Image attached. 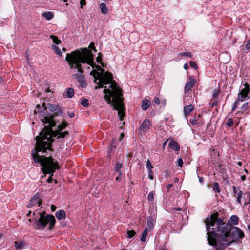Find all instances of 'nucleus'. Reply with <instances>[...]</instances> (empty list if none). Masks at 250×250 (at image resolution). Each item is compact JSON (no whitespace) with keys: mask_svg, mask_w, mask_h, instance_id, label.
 <instances>
[{"mask_svg":"<svg viewBox=\"0 0 250 250\" xmlns=\"http://www.w3.org/2000/svg\"><path fill=\"white\" fill-rule=\"evenodd\" d=\"M94 55L91 50L86 48L76 50L67 54L65 60L71 69H77L80 73L83 72L84 65L86 64L97 70H93L90 73L94 77V82L96 86L95 89L103 88L104 84L110 83L108 88L105 86L104 90V98L107 103L118 110L120 120L122 121L125 114L123 103L122 93L117 83L113 80V75L108 72H104V70L94 63Z\"/></svg>","mask_w":250,"mask_h":250,"instance_id":"obj_1","label":"nucleus"},{"mask_svg":"<svg viewBox=\"0 0 250 250\" xmlns=\"http://www.w3.org/2000/svg\"><path fill=\"white\" fill-rule=\"evenodd\" d=\"M41 121L44 124H48V125H44V129L36 137V146L31 151L32 157L35 163H40L42 165L43 169L52 172L56 168V163L53 162L51 157L41 155L39 153L42 152L47 154V151H52L51 144L54 140L53 137L63 138L68 134V131L61 132L66 127L67 123H62L58 125L57 130L53 131L52 127L55 126L56 124L52 118L45 116Z\"/></svg>","mask_w":250,"mask_h":250,"instance_id":"obj_2","label":"nucleus"},{"mask_svg":"<svg viewBox=\"0 0 250 250\" xmlns=\"http://www.w3.org/2000/svg\"><path fill=\"white\" fill-rule=\"evenodd\" d=\"M208 235L207 240L215 250H224L232 242L244 237V233L237 227H234L230 235L231 226L218 217L217 212L208 217L205 221Z\"/></svg>","mask_w":250,"mask_h":250,"instance_id":"obj_3","label":"nucleus"},{"mask_svg":"<svg viewBox=\"0 0 250 250\" xmlns=\"http://www.w3.org/2000/svg\"><path fill=\"white\" fill-rule=\"evenodd\" d=\"M40 214L39 218L35 219V228L37 229L43 230L47 225H48V229L51 230L54 226L56 220L54 216L52 215Z\"/></svg>","mask_w":250,"mask_h":250,"instance_id":"obj_4","label":"nucleus"},{"mask_svg":"<svg viewBox=\"0 0 250 250\" xmlns=\"http://www.w3.org/2000/svg\"><path fill=\"white\" fill-rule=\"evenodd\" d=\"M244 88H242L238 94L237 99L233 103L232 110L235 111L240 105V102L248 100L250 98V89L248 83L244 84Z\"/></svg>","mask_w":250,"mask_h":250,"instance_id":"obj_5","label":"nucleus"},{"mask_svg":"<svg viewBox=\"0 0 250 250\" xmlns=\"http://www.w3.org/2000/svg\"><path fill=\"white\" fill-rule=\"evenodd\" d=\"M42 106L43 108V110L41 113H39V115H42V114H43L44 115L42 116L43 118L47 115H45V113L47 112V109L48 108L50 111L54 113L55 114L60 116L62 114V111L60 108V107L57 104H51L48 103L47 104V106H45V104L44 103H43L42 104Z\"/></svg>","mask_w":250,"mask_h":250,"instance_id":"obj_6","label":"nucleus"},{"mask_svg":"<svg viewBox=\"0 0 250 250\" xmlns=\"http://www.w3.org/2000/svg\"><path fill=\"white\" fill-rule=\"evenodd\" d=\"M150 126V122L148 119L145 120L139 127V132L141 135L148 132Z\"/></svg>","mask_w":250,"mask_h":250,"instance_id":"obj_7","label":"nucleus"},{"mask_svg":"<svg viewBox=\"0 0 250 250\" xmlns=\"http://www.w3.org/2000/svg\"><path fill=\"white\" fill-rule=\"evenodd\" d=\"M196 83V80L195 79H193L192 77H190L188 79V80L185 85V92L187 93L190 90L191 88L193 87L194 84Z\"/></svg>","mask_w":250,"mask_h":250,"instance_id":"obj_8","label":"nucleus"},{"mask_svg":"<svg viewBox=\"0 0 250 250\" xmlns=\"http://www.w3.org/2000/svg\"><path fill=\"white\" fill-rule=\"evenodd\" d=\"M41 204V202L40 200V197L39 195L36 194L31 198L30 200V203L29 204V207L32 206H38L39 207Z\"/></svg>","mask_w":250,"mask_h":250,"instance_id":"obj_9","label":"nucleus"},{"mask_svg":"<svg viewBox=\"0 0 250 250\" xmlns=\"http://www.w3.org/2000/svg\"><path fill=\"white\" fill-rule=\"evenodd\" d=\"M53 161L54 163H56V168L54 169V170L53 171V172H48V170H46V169H43L42 168H43V167L42 166V165L40 164V163H36L37 164H40L41 166H42V171L43 172V173L44 174H51V177H50L47 180V181L48 183H51L52 182V179L51 178V177L52 176V175H53V173L55 172L56 169H58L59 168V167H58V162L56 161H54V160L53 159Z\"/></svg>","mask_w":250,"mask_h":250,"instance_id":"obj_10","label":"nucleus"},{"mask_svg":"<svg viewBox=\"0 0 250 250\" xmlns=\"http://www.w3.org/2000/svg\"><path fill=\"white\" fill-rule=\"evenodd\" d=\"M193 109L194 106L192 104L185 106L184 107V115L187 119L190 113L193 111Z\"/></svg>","mask_w":250,"mask_h":250,"instance_id":"obj_11","label":"nucleus"},{"mask_svg":"<svg viewBox=\"0 0 250 250\" xmlns=\"http://www.w3.org/2000/svg\"><path fill=\"white\" fill-rule=\"evenodd\" d=\"M155 222V219L153 216H149L147 219V226L149 230L153 228Z\"/></svg>","mask_w":250,"mask_h":250,"instance_id":"obj_12","label":"nucleus"},{"mask_svg":"<svg viewBox=\"0 0 250 250\" xmlns=\"http://www.w3.org/2000/svg\"><path fill=\"white\" fill-rule=\"evenodd\" d=\"M168 146L170 149L174 151H178L180 150V147L178 143L174 140H172L168 144Z\"/></svg>","mask_w":250,"mask_h":250,"instance_id":"obj_13","label":"nucleus"},{"mask_svg":"<svg viewBox=\"0 0 250 250\" xmlns=\"http://www.w3.org/2000/svg\"><path fill=\"white\" fill-rule=\"evenodd\" d=\"M249 108H250V101L249 102L244 103L241 105L240 107V110L238 112V113H243L246 110H248Z\"/></svg>","mask_w":250,"mask_h":250,"instance_id":"obj_14","label":"nucleus"},{"mask_svg":"<svg viewBox=\"0 0 250 250\" xmlns=\"http://www.w3.org/2000/svg\"><path fill=\"white\" fill-rule=\"evenodd\" d=\"M15 246L16 249L22 250L25 248L26 243L22 241H15Z\"/></svg>","mask_w":250,"mask_h":250,"instance_id":"obj_15","label":"nucleus"},{"mask_svg":"<svg viewBox=\"0 0 250 250\" xmlns=\"http://www.w3.org/2000/svg\"><path fill=\"white\" fill-rule=\"evenodd\" d=\"M56 217L58 220H62L66 217L65 212L63 210H59L56 212Z\"/></svg>","mask_w":250,"mask_h":250,"instance_id":"obj_16","label":"nucleus"},{"mask_svg":"<svg viewBox=\"0 0 250 250\" xmlns=\"http://www.w3.org/2000/svg\"><path fill=\"white\" fill-rule=\"evenodd\" d=\"M151 102L149 100L145 99L142 101V108L143 110H146L149 107Z\"/></svg>","mask_w":250,"mask_h":250,"instance_id":"obj_17","label":"nucleus"},{"mask_svg":"<svg viewBox=\"0 0 250 250\" xmlns=\"http://www.w3.org/2000/svg\"><path fill=\"white\" fill-rule=\"evenodd\" d=\"M73 76L79 83H83L84 85H86V82L83 77L81 74H75Z\"/></svg>","mask_w":250,"mask_h":250,"instance_id":"obj_18","label":"nucleus"},{"mask_svg":"<svg viewBox=\"0 0 250 250\" xmlns=\"http://www.w3.org/2000/svg\"><path fill=\"white\" fill-rule=\"evenodd\" d=\"M42 16L46 20H49L54 17V14L51 12H45L42 14Z\"/></svg>","mask_w":250,"mask_h":250,"instance_id":"obj_19","label":"nucleus"},{"mask_svg":"<svg viewBox=\"0 0 250 250\" xmlns=\"http://www.w3.org/2000/svg\"><path fill=\"white\" fill-rule=\"evenodd\" d=\"M100 9L102 14H106L107 13V8L105 3H101L100 4Z\"/></svg>","mask_w":250,"mask_h":250,"instance_id":"obj_20","label":"nucleus"},{"mask_svg":"<svg viewBox=\"0 0 250 250\" xmlns=\"http://www.w3.org/2000/svg\"><path fill=\"white\" fill-rule=\"evenodd\" d=\"M74 94L73 89L69 88L67 89L65 94V97L67 98H72Z\"/></svg>","mask_w":250,"mask_h":250,"instance_id":"obj_21","label":"nucleus"},{"mask_svg":"<svg viewBox=\"0 0 250 250\" xmlns=\"http://www.w3.org/2000/svg\"><path fill=\"white\" fill-rule=\"evenodd\" d=\"M147 232H148V228H145L144 229L143 232L142 233V235H141V236L140 238V240L141 241L145 242L146 241V237L147 235Z\"/></svg>","mask_w":250,"mask_h":250,"instance_id":"obj_22","label":"nucleus"},{"mask_svg":"<svg viewBox=\"0 0 250 250\" xmlns=\"http://www.w3.org/2000/svg\"><path fill=\"white\" fill-rule=\"evenodd\" d=\"M122 167V164L121 163H118L116 164L115 167L116 172H117L118 173V174H119V176H122V172L121 171Z\"/></svg>","mask_w":250,"mask_h":250,"instance_id":"obj_23","label":"nucleus"},{"mask_svg":"<svg viewBox=\"0 0 250 250\" xmlns=\"http://www.w3.org/2000/svg\"><path fill=\"white\" fill-rule=\"evenodd\" d=\"M212 190L215 193H219L220 192L219 184L217 182L213 183L212 186Z\"/></svg>","mask_w":250,"mask_h":250,"instance_id":"obj_24","label":"nucleus"},{"mask_svg":"<svg viewBox=\"0 0 250 250\" xmlns=\"http://www.w3.org/2000/svg\"><path fill=\"white\" fill-rule=\"evenodd\" d=\"M243 195H244V194L241 190H239L237 194V203L241 205V198L243 197Z\"/></svg>","mask_w":250,"mask_h":250,"instance_id":"obj_25","label":"nucleus"},{"mask_svg":"<svg viewBox=\"0 0 250 250\" xmlns=\"http://www.w3.org/2000/svg\"><path fill=\"white\" fill-rule=\"evenodd\" d=\"M51 47L56 54H57V55H58L60 56H62L61 51L58 47H57L55 45H52L51 46Z\"/></svg>","mask_w":250,"mask_h":250,"instance_id":"obj_26","label":"nucleus"},{"mask_svg":"<svg viewBox=\"0 0 250 250\" xmlns=\"http://www.w3.org/2000/svg\"><path fill=\"white\" fill-rule=\"evenodd\" d=\"M230 220L234 225H238L239 223V218L236 215H232L231 216Z\"/></svg>","mask_w":250,"mask_h":250,"instance_id":"obj_27","label":"nucleus"},{"mask_svg":"<svg viewBox=\"0 0 250 250\" xmlns=\"http://www.w3.org/2000/svg\"><path fill=\"white\" fill-rule=\"evenodd\" d=\"M81 104L83 107H86L88 106V100L86 98H81Z\"/></svg>","mask_w":250,"mask_h":250,"instance_id":"obj_28","label":"nucleus"},{"mask_svg":"<svg viewBox=\"0 0 250 250\" xmlns=\"http://www.w3.org/2000/svg\"><path fill=\"white\" fill-rule=\"evenodd\" d=\"M126 234L127 238L131 239L136 234V232L134 230H127Z\"/></svg>","mask_w":250,"mask_h":250,"instance_id":"obj_29","label":"nucleus"},{"mask_svg":"<svg viewBox=\"0 0 250 250\" xmlns=\"http://www.w3.org/2000/svg\"><path fill=\"white\" fill-rule=\"evenodd\" d=\"M50 37L52 39L53 42L56 44H59L61 43V41L58 39L57 36L54 35H51Z\"/></svg>","mask_w":250,"mask_h":250,"instance_id":"obj_30","label":"nucleus"},{"mask_svg":"<svg viewBox=\"0 0 250 250\" xmlns=\"http://www.w3.org/2000/svg\"><path fill=\"white\" fill-rule=\"evenodd\" d=\"M179 56H186V57H188L189 58H191L192 57L191 53L189 52H183V53H180L178 54Z\"/></svg>","mask_w":250,"mask_h":250,"instance_id":"obj_31","label":"nucleus"},{"mask_svg":"<svg viewBox=\"0 0 250 250\" xmlns=\"http://www.w3.org/2000/svg\"><path fill=\"white\" fill-rule=\"evenodd\" d=\"M146 167L148 170H149L150 169L152 170V169L153 168V167L149 159H148L146 162Z\"/></svg>","mask_w":250,"mask_h":250,"instance_id":"obj_32","label":"nucleus"},{"mask_svg":"<svg viewBox=\"0 0 250 250\" xmlns=\"http://www.w3.org/2000/svg\"><path fill=\"white\" fill-rule=\"evenodd\" d=\"M226 125L228 126V127H231L233 125V120L232 118H229L227 122L226 123Z\"/></svg>","mask_w":250,"mask_h":250,"instance_id":"obj_33","label":"nucleus"},{"mask_svg":"<svg viewBox=\"0 0 250 250\" xmlns=\"http://www.w3.org/2000/svg\"><path fill=\"white\" fill-rule=\"evenodd\" d=\"M96 61L99 64H101L103 67H104V64L102 62V57L101 56V53H99V55L96 58Z\"/></svg>","mask_w":250,"mask_h":250,"instance_id":"obj_34","label":"nucleus"},{"mask_svg":"<svg viewBox=\"0 0 250 250\" xmlns=\"http://www.w3.org/2000/svg\"><path fill=\"white\" fill-rule=\"evenodd\" d=\"M183 162L181 158H179L177 161V166L181 167L183 166Z\"/></svg>","mask_w":250,"mask_h":250,"instance_id":"obj_35","label":"nucleus"},{"mask_svg":"<svg viewBox=\"0 0 250 250\" xmlns=\"http://www.w3.org/2000/svg\"><path fill=\"white\" fill-rule=\"evenodd\" d=\"M115 142V140L114 139H113L112 142L111 144L110 147L108 149V151H109V152H110L111 151L110 149L112 150L113 148L116 147Z\"/></svg>","mask_w":250,"mask_h":250,"instance_id":"obj_36","label":"nucleus"},{"mask_svg":"<svg viewBox=\"0 0 250 250\" xmlns=\"http://www.w3.org/2000/svg\"><path fill=\"white\" fill-rule=\"evenodd\" d=\"M154 193L153 192H150L148 195V199L149 201H152L154 199Z\"/></svg>","mask_w":250,"mask_h":250,"instance_id":"obj_37","label":"nucleus"},{"mask_svg":"<svg viewBox=\"0 0 250 250\" xmlns=\"http://www.w3.org/2000/svg\"><path fill=\"white\" fill-rule=\"evenodd\" d=\"M232 190H233V193L234 194H238V192H239V190H241L239 188H236L235 186H232Z\"/></svg>","mask_w":250,"mask_h":250,"instance_id":"obj_38","label":"nucleus"},{"mask_svg":"<svg viewBox=\"0 0 250 250\" xmlns=\"http://www.w3.org/2000/svg\"><path fill=\"white\" fill-rule=\"evenodd\" d=\"M189 121L192 125H196L198 124V122L195 118L190 119Z\"/></svg>","mask_w":250,"mask_h":250,"instance_id":"obj_39","label":"nucleus"},{"mask_svg":"<svg viewBox=\"0 0 250 250\" xmlns=\"http://www.w3.org/2000/svg\"><path fill=\"white\" fill-rule=\"evenodd\" d=\"M189 65L190 67L192 68H194L195 69H197V65L195 62H189Z\"/></svg>","mask_w":250,"mask_h":250,"instance_id":"obj_40","label":"nucleus"},{"mask_svg":"<svg viewBox=\"0 0 250 250\" xmlns=\"http://www.w3.org/2000/svg\"><path fill=\"white\" fill-rule=\"evenodd\" d=\"M80 3L81 5V8L83 9V6H85L86 4V0H80Z\"/></svg>","mask_w":250,"mask_h":250,"instance_id":"obj_41","label":"nucleus"},{"mask_svg":"<svg viewBox=\"0 0 250 250\" xmlns=\"http://www.w3.org/2000/svg\"><path fill=\"white\" fill-rule=\"evenodd\" d=\"M89 48L93 49L95 52H97V50L94 46V43L93 42H91L90 43Z\"/></svg>","mask_w":250,"mask_h":250,"instance_id":"obj_42","label":"nucleus"},{"mask_svg":"<svg viewBox=\"0 0 250 250\" xmlns=\"http://www.w3.org/2000/svg\"><path fill=\"white\" fill-rule=\"evenodd\" d=\"M148 177L150 179L153 180V176L152 174V170L150 169L149 170H148Z\"/></svg>","mask_w":250,"mask_h":250,"instance_id":"obj_43","label":"nucleus"},{"mask_svg":"<svg viewBox=\"0 0 250 250\" xmlns=\"http://www.w3.org/2000/svg\"><path fill=\"white\" fill-rule=\"evenodd\" d=\"M218 95H219V91L217 90H215L213 92L212 97H213V98H215L218 97Z\"/></svg>","mask_w":250,"mask_h":250,"instance_id":"obj_44","label":"nucleus"},{"mask_svg":"<svg viewBox=\"0 0 250 250\" xmlns=\"http://www.w3.org/2000/svg\"><path fill=\"white\" fill-rule=\"evenodd\" d=\"M245 49L246 50L250 49V40L247 41V43L245 45Z\"/></svg>","mask_w":250,"mask_h":250,"instance_id":"obj_45","label":"nucleus"},{"mask_svg":"<svg viewBox=\"0 0 250 250\" xmlns=\"http://www.w3.org/2000/svg\"><path fill=\"white\" fill-rule=\"evenodd\" d=\"M154 102L157 105H159L160 104V100L157 97L154 98Z\"/></svg>","mask_w":250,"mask_h":250,"instance_id":"obj_46","label":"nucleus"},{"mask_svg":"<svg viewBox=\"0 0 250 250\" xmlns=\"http://www.w3.org/2000/svg\"><path fill=\"white\" fill-rule=\"evenodd\" d=\"M173 187L172 184H169L166 186V188L167 189V191H168L169 189Z\"/></svg>","mask_w":250,"mask_h":250,"instance_id":"obj_47","label":"nucleus"},{"mask_svg":"<svg viewBox=\"0 0 250 250\" xmlns=\"http://www.w3.org/2000/svg\"><path fill=\"white\" fill-rule=\"evenodd\" d=\"M217 105V101H215L211 103V106L212 107L215 106H216Z\"/></svg>","mask_w":250,"mask_h":250,"instance_id":"obj_48","label":"nucleus"},{"mask_svg":"<svg viewBox=\"0 0 250 250\" xmlns=\"http://www.w3.org/2000/svg\"><path fill=\"white\" fill-rule=\"evenodd\" d=\"M122 180V177L121 176H119V174H118V176L116 177V180L117 181H121Z\"/></svg>","mask_w":250,"mask_h":250,"instance_id":"obj_49","label":"nucleus"},{"mask_svg":"<svg viewBox=\"0 0 250 250\" xmlns=\"http://www.w3.org/2000/svg\"><path fill=\"white\" fill-rule=\"evenodd\" d=\"M199 177V182L201 184L203 183L204 182V178L203 177H199Z\"/></svg>","mask_w":250,"mask_h":250,"instance_id":"obj_50","label":"nucleus"},{"mask_svg":"<svg viewBox=\"0 0 250 250\" xmlns=\"http://www.w3.org/2000/svg\"><path fill=\"white\" fill-rule=\"evenodd\" d=\"M51 209L52 211H54L56 209V207L54 205H52L51 207Z\"/></svg>","mask_w":250,"mask_h":250,"instance_id":"obj_51","label":"nucleus"},{"mask_svg":"<svg viewBox=\"0 0 250 250\" xmlns=\"http://www.w3.org/2000/svg\"><path fill=\"white\" fill-rule=\"evenodd\" d=\"M184 68L185 69H188V65L187 63H185L184 65Z\"/></svg>","mask_w":250,"mask_h":250,"instance_id":"obj_52","label":"nucleus"},{"mask_svg":"<svg viewBox=\"0 0 250 250\" xmlns=\"http://www.w3.org/2000/svg\"><path fill=\"white\" fill-rule=\"evenodd\" d=\"M68 115L70 118H72L74 116V114L73 113H68Z\"/></svg>","mask_w":250,"mask_h":250,"instance_id":"obj_53","label":"nucleus"},{"mask_svg":"<svg viewBox=\"0 0 250 250\" xmlns=\"http://www.w3.org/2000/svg\"><path fill=\"white\" fill-rule=\"evenodd\" d=\"M249 201L248 203H250V192H248Z\"/></svg>","mask_w":250,"mask_h":250,"instance_id":"obj_54","label":"nucleus"},{"mask_svg":"<svg viewBox=\"0 0 250 250\" xmlns=\"http://www.w3.org/2000/svg\"><path fill=\"white\" fill-rule=\"evenodd\" d=\"M179 181V179L178 178H174V182L176 183V182H178Z\"/></svg>","mask_w":250,"mask_h":250,"instance_id":"obj_55","label":"nucleus"},{"mask_svg":"<svg viewBox=\"0 0 250 250\" xmlns=\"http://www.w3.org/2000/svg\"><path fill=\"white\" fill-rule=\"evenodd\" d=\"M241 179L242 181H244L246 179V177L245 175L241 176Z\"/></svg>","mask_w":250,"mask_h":250,"instance_id":"obj_56","label":"nucleus"},{"mask_svg":"<svg viewBox=\"0 0 250 250\" xmlns=\"http://www.w3.org/2000/svg\"><path fill=\"white\" fill-rule=\"evenodd\" d=\"M82 87L85 86L86 85H84L83 83H80Z\"/></svg>","mask_w":250,"mask_h":250,"instance_id":"obj_57","label":"nucleus"},{"mask_svg":"<svg viewBox=\"0 0 250 250\" xmlns=\"http://www.w3.org/2000/svg\"><path fill=\"white\" fill-rule=\"evenodd\" d=\"M124 137V134L123 133H121L120 134V138L122 139V138H123Z\"/></svg>","mask_w":250,"mask_h":250,"instance_id":"obj_58","label":"nucleus"},{"mask_svg":"<svg viewBox=\"0 0 250 250\" xmlns=\"http://www.w3.org/2000/svg\"><path fill=\"white\" fill-rule=\"evenodd\" d=\"M31 213V211H29L28 213V214H27V216H29L30 215V214Z\"/></svg>","mask_w":250,"mask_h":250,"instance_id":"obj_59","label":"nucleus"},{"mask_svg":"<svg viewBox=\"0 0 250 250\" xmlns=\"http://www.w3.org/2000/svg\"><path fill=\"white\" fill-rule=\"evenodd\" d=\"M250 203H248V202H246V203H245L244 204V206H246L247 205H248V204H250Z\"/></svg>","mask_w":250,"mask_h":250,"instance_id":"obj_60","label":"nucleus"},{"mask_svg":"<svg viewBox=\"0 0 250 250\" xmlns=\"http://www.w3.org/2000/svg\"><path fill=\"white\" fill-rule=\"evenodd\" d=\"M50 90L49 88H47V89L46 90V92H50Z\"/></svg>","mask_w":250,"mask_h":250,"instance_id":"obj_61","label":"nucleus"},{"mask_svg":"<svg viewBox=\"0 0 250 250\" xmlns=\"http://www.w3.org/2000/svg\"><path fill=\"white\" fill-rule=\"evenodd\" d=\"M248 229L250 230V224L248 225Z\"/></svg>","mask_w":250,"mask_h":250,"instance_id":"obj_62","label":"nucleus"},{"mask_svg":"<svg viewBox=\"0 0 250 250\" xmlns=\"http://www.w3.org/2000/svg\"><path fill=\"white\" fill-rule=\"evenodd\" d=\"M238 165H239V166H241V162H239L238 163Z\"/></svg>","mask_w":250,"mask_h":250,"instance_id":"obj_63","label":"nucleus"},{"mask_svg":"<svg viewBox=\"0 0 250 250\" xmlns=\"http://www.w3.org/2000/svg\"><path fill=\"white\" fill-rule=\"evenodd\" d=\"M161 250H166L165 249L162 248V249H161Z\"/></svg>","mask_w":250,"mask_h":250,"instance_id":"obj_64","label":"nucleus"}]
</instances>
